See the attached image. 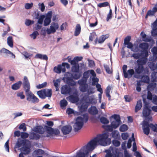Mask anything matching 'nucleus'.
<instances>
[{
    "instance_id": "nucleus-1",
    "label": "nucleus",
    "mask_w": 157,
    "mask_h": 157,
    "mask_svg": "<svg viewBox=\"0 0 157 157\" xmlns=\"http://www.w3.org/2000/svg\"><path fill=\"white\" fill-rule=\"evenodd\" d=\"M98 145L103 146L108 145V134L103 133L97 135L84 146L83 148L85 149L89 152Z\"/></svg>"
},
{
    "instance_id": "nucleus-2",
    "label": "nucleus",
    "mask_w": 157,
    "mask_h": 157,
    "mask_svg": "<svg viewBox=\"0 0 157 157\" xmlns=\"http://www.w3.org/2000/svg\"><path fill=\"white\" fill-rule=\"evenodd\" d=\"M46 124L47 125H44V127L46 132L52 136V134L58 135L60 133V131L58 129H54L52 127L54 125L52 121H47Z\"/></svg>"
},
{
    "instance_id": "nucleus-3",
    "label": "nucleus",
    "mask_w": 157,
    "mask_h": 157,
    "mask_svg": "<svg viewBox=\"0 0 157 157\" xmlns=\"http://www.w3.org/2000/svg\"><path fill=\"white\" fill-rule=\"evenodd\" d=\"M61 94H68L69 95L73 94L77 95L78 92L77 90L74 88H71L70 86L65 84L62 86L61 89Z\"/></svg>"
},
{
    "instance_id": "nucleus-4",
    "label": "nucleus",
    "mask_w": 157,
    "mask_h": 157,
    "mask_svg": "<svg viewBox=\"0 0 157 157\" xmlns=\"http://www.w3.org/2000/svg\"><path fill=\"white\" fill-rule=\"evenodd\" d=\"M65 77H63V80L67 84V85L71 86L76 85V82L73 80L72 77L70 74H67V72L64 74Z\"/></svg>"
},
{
    "instance_id": "nucleus-5",
    "label": "nucleus",
    "mask_w": 157,
    "mask_h": 157,
    "mask_svg": "<svg viewBox=\"0 0 157 157\" xmlns=\"http://www.w3.org/2000/svg\"><path fill=\"white\" fill-rule=\"evenodd\" d=\"M83 125V123H82V118L81 117H77L76 119L75 122L73 125L74 131L77 132L80 130Z\"/></svg>"
},
{
    "instance_id": "nucleus-6",
    "label": "nucleus",
    "mask_w": 157,
    "mask_h": 157,
    "mask_svg": "<svg viewBox=\"0 0 157 157\" xmlns=\"http://www.w3.org/2000/svg\"><path fill=\"white\" fill-rule=\"evenodd\" d=\"M119 152L116 147H110L109 148V157H119Z\"/></svg>"
},
{
    "instance_id": "nucleus-7",
    "label": "nucleus",
    "mask_w": 157,
    "mask_h": 157,
    "mask_svg": "<svg viewBox=\"0 0 157 157\" xmlns=\"http://www.w3.org/2000/svg\"><path fill=\"white\" fill-rule=\"evenodd\" d=\"M89 152L85 149L83 148V147L76 153V157H87Z\"/></svg>"
},
{
    "instance_id": "nucleus-8",
    "label": "nucleus",
    "mask_w": 157,
    "mask_h": 157,
    "mask_svg": "<svg viewBox=\"0 0 157 157\" xmlns=\"http://www.w3.org/2000/svg\"><path fill=\"white\" fill-rule=\"evenodd\" d=\"M58 28L59 25L58 23H52L50 26V29L48 28V34L50 35L51 33H54Z\"/></svg>"
},
{
    "instance_id": "nucleus-9",
    "label": "nucleus",
    "mask_w": 157,
    "mask_h": 157,
    "mask_svg": "<svg viewBox=\"0 0 157 157\" xmlns=\"http://www.w3.org/2000/svg\"><path fill=\"white\" fill-rule=\"evenodd\" d=\"M150 125L148 122L143 121L142 124V128L144 134L147 135H148L150 131Z\"/></svg>"
},
{
    "instance_id": "nucleus-10",
    "label": "nucleus",
    "mask_w": 157,
    "mask_h": 157,
    "mask_svg": "<svg viewBox=\"0 0 157 157\" xmlns=\"http://www.w3.org/2000/svg\"><path fill=\"white\" fill-rule=\"evenodd\" d=\"M72 128L70 125H66L63 126L61 131L64 135H66L69 134L72 131Z\"/></svg>"
},
{
    "instance_id": "nucleus-11",
    "label": "nucleus",
    "mask_w": 157,
    "mask_h": 157,
    "mask_svg": "<svg viewBox=\"0 0 157 157\" xmlns=\"http://www.w3.org/2000/svg\"><path fill=\"white\" fill-rule=\"evenodd\" d=\"M121 122L113 121L111 123V125H109V132L113 131V128H117L121 124Z\"/></svg>"
},
{
    "instance_id": "nucleus-12",
    "label": "nucleus",
    "mask_w": 157,
    "mask_h": 157,
    "mask_svg": "<svg viewBox=\"0 0 157 157\" xmlns=\"http://www.w3.org/2000/svg\"><path fill=\"white\" fill-rule=\"evenodd\" d=\"M23 86L24 90L30 89V85L27 77L25 76L23 81Z\"/></svg>"
},
{
    "instance_id": "nucleus-13",
    "label": "nucleus",
    "mask_w": 157,
    "mask_h": 157,
    "mask_svg": "<svg viewBox=\"0 0 157 157\" xmlns=\"http://www.w3.org/2000/svg\"><path fill=\"white\" fill-rule=\"evenodd\" d=\"M88 103L86 102H83L81 106H78L79 111L80 113H82L87 110L89 106L88 104H87Z\"/></svg>"
},
{
    "instance_id": "nucleus-14",
    "label": "nucleus",
    "mask_w": 157,
    "mask_h": 157,
    "mask_svg": "<svg viewBox=\"0 0 157 157\" xmlns=\"http://www.w3.org/2000/svg\"><path fill=\"white\" fill-rule=\"evenodd\" d=\"M41 137L40 135L34 132L29 133V138L30 140H39Z\"/></svg>"
},
{
    "instance_id": "nucleus-15",
    "label": "nucleus",
    "mask_w": 157,
    "mask_h": 157,
    "mask_svg": "<svg viewBox=\"0 0 157 157\" xmlns=\"http://www.w3.org/2000/svg\"><path fill=\"white\" fill-rule=\"evenodd\" d=\"M44 128L41 125H38L35 127L33 131L38 133L43 134L44 132Z\"/></svg>"
},
{
    "instance_id": "nucleus-16",
    "label": "nucleus",
    "mask_w": 157,
    "mask_h": 157,
    "mask_svg": "<svg viewBox=\"0 0 157 157\" xmlns=\"http://www.w3.org/2000/svg\"><path fill=\"white\" fill-rule=\"evenodd\" d=\"M24 90L25 91V95L27 97V100L30 101H31V99H32L33 95L34 94L30 90V89H27Z\"/></svg>"
},
{
    "instance_id": "nucleus-17",
    "label": "nucleus",
    "mask_w": 157,
    "mask_h": 157,
    "mask_svg": "<svg viewBox=\"0 0 157 157\" xmlns=\"http://www.w3.org/2000/svg\"><path fill=\"white\" fill-rule=\"evenodd\" d=\"M23 146H24L25 148H26L28 151H30V147L31 146V142L28 139H23Z\"/></svg>"
},
{
    "instance_id": "nucleus-18",
    "label": "nucleus",
    "mask_w": 157,
    "mask_h": 157,
    "mask_svg": "<svg viewBox=\"0 0 157 157\" xmlns=\"http://www.w3.org/2000/svg\"><path fill=\"white\" fill-rule=\"evenodd\" d=\"M75 74L71 73L70 72H67V74H70L73 77V79L77 80L80 78L82 75V72L80 71L78 73H75Z\"/></svg>"
},
{
    "instance_id": "nucleus-19",
    "label": "nucleus",
    "mask_w": 157,
    "mask_h": 157,
    "mask_svg": "<svg viewBox=\"0 0 157 157\" xmlns=\"http://www.w3.org/2000/svg\"><path fill=\"white\" fill-rule=\"evenodd\" d=\"M88 111L89 113L93 115L97 114L98 113V110L95 106H91L88 109Z\"/></svg>"
},
{
    "instance_id": "nucleus-20",
    "label": "nucleus",
    "mask_w": 157,
    "mask_h": 157,
    "mask_svg": "<svg viewBox=\"0 0 157 157\" xmlns=\"http://www.w3.org/2000/svg\"><path fill=\"white\" fill-rule=\"evenodd\" d=\"M22 84V82L19 81L13 84L11 86V88L14 90H16L19 89Z\"/></svg>"
},
{
    "instance_id": "nucleus-21",
    "label": "nucleus",
    "mask_w": 157,
    "mask_h": 157,
    "mask_svg": "<svg viewBox=\"0 0 157 157\" xmlns=\"http://www.w3.org/2000/svg\"><path fill=\"white\" fill-rule=\"evenodd\" d=\"M141 36H142L143 40L146 42H149L151 41L152 38L150 36L146 37V35L142 32L140 33Z\"/></svg>"
},
{
    "instance_id": "nucleus-22",
    "label": "nucleus",
    "mask_w": 157,
    "mask_h": 157,
    "mask_svg": "<svg viewBox=\"0 0 157 157\" xmlns=\"http://www.w3.org/2000/svg\"><path fill=\"white\" fill-rule=\"evenodd\" d=\"M135 70L136 73L140 74L143 72L144 68L143 66L137 64V66L135 67Z\"/></svg>"
},
{
    "instance_id": "nucleus-23",
    "label": "nucleus",
    "mask_w": 157,
    "mask_h": 157,
    "mask_svg": "<svg viewBox=\"0 0 157 157\" xmlns=\"http://www.w3.org/2000/svg\"><path fill=\"white\" fill-rule=\"evenodd\" d=\"M45 98L46 97L50 98L52 95V90L51 89H44Z\"/></svg>"
},
{
    "instance_id": "nucleus-24",
    "label": "nucleus",
    "mask_w": 157,
    "mask_h": 157,
    "mask_svg": "<svg viewBox=\"0 0 157 157\" xmlns=\"http://www.w3.org/2000/svg\"><path fill=\"white\" fill-rule=\"evenodd\" d=\"M35 58L39 59H40L47 60L48 59V57L46 54H42L40 53H37L35 56Z\"/></svg>"
},
{
    "instance_id": "nucleus-25",
    "label": "nucleus",
    "mask_w": 157,
    "mask_h": 157,
    "mask_svg": "<svg viewBox=\"0 0 157 157\" xmlns=\"http://www.w3.org/2000/svg\"><path fill=\"white\" fill-rule=\"evenodd\" d=\"M2 53H5L6 54H10L13 58H15V56L13 53L5 48H2L0 50V54Z\"/></svg>"
},
{
    "instance_id": "nucleus-26",
    "label": "nucleus",
    "mask_w": 157,
    "mask_h": 157,
    "mask_svg": "<svg viewBox=\"0 0 157 157\" xmlns=\"http://www.w3.org/2000/svg\"><path fill=\"white\" fill-rule=\"evenodd\" d=\"M151 112V110L148 107H144L143 111V114L144 117H146L149 116Z\"/></svg>"
},
{
    "instance_id": "nucleus-27",
    "label": "nucleus",
    "mask_w": 157,
    "mask_h": 157,
    "mask_svg": "<svg viewBox=\"0 0 157 157\" xmlns=\"http://www.w3.org/2000/svg\"><path fill=\"white\" fill-rule=\"evenodd\" d=\"M71 71L74 73H78L80 71V66L78 64L73 65L71 69Z\"/></svg>"
},
{
    "instance_id": "nucleus-28",
    "label": "nucleus",
    "mask_w": 157,
    "mask_h": 157,
    "mask_svg": "<svg viewBox=\"0 0 157 157\" xmlns=\"http://www.w3.org/2000/svg\"><path fill=\"white\" fill-rule=\"evenodd\" d=\"M157 85L156 83L151 82L147 86L148 91H153Z\"/></svg>"
},
{
    "instance_id": "nucleus-29",
    "label": "nucleus",
    "mask_w": 157,
    "mask_h": 157,
    "mask_svg": "<svg viewBox=\"0 0 157 157\" xmlns=\"http://www.w3.org/2000/svg\"><path fill=\"white\" fill-rule=\"evenodd\" d=\"M142 107V101L141 100H140L137 102L136 104L135 108V112L137 113L141 109Z\"/></svg>"
},
{
    "instance_id": "nucleus-30",
    "label": "nucleus",
    "mask_w": 157,
    "mask_h": 157,
    "mask_svg": "<svg viewBox=\"0 0 157 157\" xmlns=\"http://www.w3.org/2000/svg\"><path fill=\"white\" fill-rule=\"evenodd\" d=\"M68 102L65 98L63 99L60 101V105L63 109H65L67 105Z\"/></svg>"
},
{
    "instance_id": "nucleus-31",
    "label": "nucleus",
    "mask_w": 157,
    "mask_h": 157,
    "mask_svg": "<svg viewBox=\"0 0 157 157\" xmlns=\"http://www.w3.org/2000/svg\"><path fill=\"white\" fill-rule=\"evenodd\" d=\"M81 28L79 24H78L76 25L75 31L74 33V35L75 36H78L81 32Z\"/></svg>"
},
{
    "instance_id": "nucleus-32",
    "label": "nucleus",
    "mask_w": 157,
    "mask_h": 157,
    "mask_svg": "<svg viewBox=\"0 0 157 157\" xmlns=\"http://www.w3.org/2000/svg\"><path fill=\"white\" fill-rule=\"evenodd\" d=\"M88 85L87 83L79 86V88L82 92H86L88 90Z\"/></svg>"
},
{
    "instance_id": "nucleus-33",
    "label": "nucleus",
    "mask_w": 157,
    "mask_h": 157,
    "mask_svg": "<svg viewBox=\"0 0 157 157\" xmlns=\"http://www.w3.org/2000/svg\"><path fill=\"white\" fill-rule=\"evenodd\" d=\"M44 89L38 91L37 92L36 94L39 97L42 99H45L44 96Z\"/></svg>"
},
{
    "instance_id": "nucleus-34",
    "label": "nucleus",
    "mask_w": 157,
    "mask_h": 157,
    "mask_svg": "<svg viewBox=\"0 0 157 157\" xmlns=\"http://www.w3.org/2000/svg\"><path fill=\"white\" fill-rule=\"evenodd\" d=\"M147 61V58H143V59H140L137 61L138 64L143 66L146 64Z\"/></svg>"
},
{
    "instance_id": "nucleus-35",
    "label": "nucleus",
    "mask_w": 157,
    "mask_h": 157,
    "mask_svg": "<svg viewBox=\"0 0 157 157\" xmlns=\"http://www.w3.org/2000/svg\"><path fill=\"white\" fill-rule=\"evenodd\" d=\"M23 139H21L20 138H18L17 141L16 143V144L14 147L15 148H19L23 146Z\"/></svg>"
},
{
    "instance_id": "nucleus-36",
    "label": "nucleus",
    "mask_w": 157,
    "mask_h": 157,
    "mask_svg": "<svg viewBox=\"0 0 157 157\" xmlns=\"http://www.w3.org/2000/svg\"><path fill=\"white\" fill-rule=\"evenodd\" d=\"M83 117L79 116L78 117H81L82 119V123H86L88 121L89 119L88 114L87 113H85L83 114Z\"/></svg>"
},
{
    "instance_id": "nucleus-37",
    "label": "nucleus",
    "mask_w": 157,
    "mask_h": 157,
    "mask_svg": "<svg viewBox=\"0 0 157 157\" xmlns=\"http://www.w3.org/2000/svg\"><path fill=\"white\" fill-rule=\"evenodd\" d=\"M139 47L143 50H147L148 48L149 45L147 43H142L139 44Z\"/></svg>"
},
{
    "instance_id": "nucleus-38",
    "label": "nucleus",
    "mask_w": 157,
    "mask_h": 157,
    "mask_svg": "<svg viewBox=\"0 0 157 157\" xmlns=\"http://www.w3.org/2000/svg\"><path fill=\"white\" fill-rule=\"evenodd\" d=\"M7 43L8 45L11 48L13 47V37L12 36H9L7 39Z\"/></svg>"
},
{
    "instance_id": "nucleus-39",
    "label": "nucleus",
    "mask_w": 157,
    "mask_h": 157,
    "mask_svg": "<svg viewBox=\"0 0 157 157\" xmlns=\"http://www.w3.org/2000/svg\"><path fill=\"white\" fill-rule=\"evenodd\" d=\"M45 17V15L44 14H41L40 15V16L37 19L38 21L37 24H39L42 25L43 24V22Z\"/></svg>"
},
{
    "instance_id": "nucleus-40",
    "label": "nucleus",
    "mask_w": 157,
    "mask_h": 157,
    "mask_svg": "<svg viewBox=\"0 0 157 157\" xmlns=\"http://www.w3.org/2000/svg\"><path fill=\"white\" fill-rule=\"evenodd\" d=\"M112 136L113 138L116 139H118L120 136L119 132L116 130L112 132Z\"/></svg>"
},
{
    "instance_id": "nucleus-41",
    "label": "nucleus",
    "mask_w": 157,
    "mask_h": 157,
    "mask_svg": "<svg viewBox=\"0 0 157 157\" xmlns=\"http://www.w3.org/2000/svg\"><path fill=\"white\" fill-rule=\"evenodd\" d=\"M148 65L149 67L152 71H154L156 69V65L153 62H150L148 63Z\"/></svg>"
},
{
    "instance_id": "nucleus-42",
    "label": "nucleus",
    "mask_w": 157,
    "mask_h": 157,
    "mask_svg": "<svg viewBox=\"0 0 157 157\" xmlns=\"http://www.w3.org/2000/svg\"><path fill=\"white\" fill-rule=\"evenodd\" d=\"M108 38L107 35H103L101 36L98 39V43L99 44H101L103 43L105 40Z\"/></svg>"
},
{
    "instance_id": "nucleus-43",
    "label": "nucleus",
    "mask_w": 157,
    "mask_h": 157,
    "mask_svg": "<svg viewBox=\"0 0 157 157\" xmlns=\"http://www.w3.org/2000/svg\"><path fill=\"white\" fill-rule=\"evenodd\" d=\"M142 81L145 83H148L150 81V79L148 76L147 75L143 76L141 78Z\"/></svg>"
},
{
    "instance_id": "nucleus-44",
    "label": "nucleus",
    "mask_w": 157,
    "mask_h": 157,
    "mask_svg": "<svg viewBox=\"0 0 157 157\" xmlns=\"http://www.w3.org/2000/svg\"><path fill=\"white\" fill-rule=\"evenodd\" d=\"M127 68V66L126 65H124L122 67V70L124 74V76L125 78H127L128 77V74L126 72V70Z\"/></svg>"
},
{
    "instance_id": "nucleus-45",
    "label": "nucleus",
    "mask_w": 157,
    "mask_h": 157,
    "mask_svg": "<svg viewBox=\"0 0 157 157\" xmlns=\"http://www.w3.org/2000/svg\"><path fill=\"white\" fill-rule=\"evenodd\" d=\"M128 128V126L126 124H123L120 127L119 130L121 132H124L127 131Z\"/></svg>"
},
{
    "instance_id": "nucleus-46",
    "label": "nucleus",
    "mask_w": 157,
    "mask_h": 157,
    "mask_svg": "<svg viewBox=\"0 0 157 157\" xmlns=\"http://www.w3.org/2000/svg\"><path fill=\"white\" fill-rule=\"evenodd\" d=\"M140 54L143 58H147L148 56V52L147 50L142 51Z\"/></svg>"
},
{
    "instance_id": "nucleus-47",
    "label": "nucleus",
    "mask_w": 157,
    "mask_h": 157,
    "mask_svg": "<svg viewBox=\"0 0 157 157\" xmlns=\"http://www.w3.org/2000/svg\"><path fill=\"white\" fill-rule=\"evenodd\" d=\"M51 22V19L45 17L44 21V25L47 26Z\"/></svg>"
},
{
    "instance_id": "nucleus-48",
    "label": "nucleus",
    "mask_w": 157,
    "mask_h": 157,
    "mask_svg": "<svg viewBox=\"0 0 157 157\" xmlns=\"http://www.w3.org/2000/svg\"><path fill=\"white\" fill-rule=\"evenodd\" d=\"M89 72V70H87L84 72L83 74V76L82 78L87 80V79L90 76Z\"/></svg>"
},
{
    "instance_id": "nucleus-49",
    "label": "nucleus",
    "mask_w": 157,
    "mask_h": 157,
    "mask_svg": "<svg viewBox=\"0 0 157 157\" xmlns=\"http://www.w3.org/2000/svg\"><path fill=\"white\" fill-rule=\"evenodd\" d=\"M87 81V80L82 78L81 79L78 81V83L80 86L86 84Z\"/></svg>"
},
{
    "instance_id": "nucleus-50",
    "label": "nucleus",
    "mask_w": 157,
    "mask_h": 157,
    "mask_svg": "<svg viewBox=\"0 0 157 157\" xmlns=\"http://www.w3.org/2000/svg\"><path fill=\"white\" fill-rule=\"evenodd\" d=\"M111 117L114 119V121L120 122H121L120 116L118 115L114 114L111 116Z\"/></svg>"
},
{
    "instance_id": "nucleus-51",
    "label": "nucleus",
    "mask_w": 157,
    "mask_h": 157,
    "mask_svg": "<svg viewBox=\"0 0 157 157\" xmlns=\"http://www.w3.org/2000/svg\"><path fill=\"white\" fill-rule=\"evenodd\" d=\"M156 74L157 72H153L151 74V80L153 82H155L156 81Z\"/></svg>"
},
{
    "instance_id": "nucleus-52",
    "label": "nucleus",
    "mask_w": 157,
    "mask_h": 157,
    "mask_svg": "<svg viewBox=\"0 0 157 157\" xmlns=\"http://www.w3.org/2000/svg\"><path fill=\"white\" fill-rule=\"evenodd\" d=\"M29 134L27 132H21V138L23 139H25L28 138L29 137Z\"/></svg>"
},
{
    "instance_id": "nucleus-53",
    "label": "nucleus",
    "mask_w": 157,
    "mask_h": 157,
    "mask_svg": "<svg viewBox=\"0 0 157 157\" xmlns=\"http://www.w3.org/2000/svg\"><path fill=\"white\" fill-rule=\"evenodd\" d=\"M18 150H20L21 151H23L24 154L25 155H28L30 152V151H28L26 148H25L23 146L20 148H18Z\"/></svg>"
},
{
    "instance_id": "nucleus-54",
    "label": "nucleus",
    "mask_w": 157,
    "mask_h": 157,
    "mask_svg": "<svg viewBox=\"0 0 157 157\" xmlns=\"http://www.w3.org/2000/svg\"><path fill=\"white\" fill-rule=\"evenodd\" d=\"M87 102L88 103L87 104H88V105L89 106L90 104L92 105L95 104L97 103V101L94 98H90L88 102Z\"/></svg>"
},
{
    "instance_id": "nucleus-55",
    "label": "nucleus",
    "mask_w": 157,
    "mask_h": 157,
    "mask_svg": "<svg viewBox=\"0 0 157 157\" xmlns=\"http://www.w3.org/2000/svg\"><path fill=\"white\" fill-rule=\"evenodd\" d=\"M18 128L20 130L22 129L24 132L26 131L27 130L26 125L25 123L21 124L19 126Z\"/></svg>"
},
{
    "instance_id": "nucleus-56",
    "label": "nucleus",
    "mask_w": 157,
    "mask_h": 157,
    "mask_svg": "<svg viewBox=\"0 0 157 157\" xmlns=\"http://www.w3.org/2000/svg\"><path fill=\"white\" fill-rule=\"evenodd\" d=\"M39 35L38 32L37 31H34L32 34L30 35V36L34 40L36 38V36Z\"/></svg>"
},
{
    "instance_id": "nucleus-57",
    "label": "nucleus",
    "mask_w": 157,
    "mask_h": 157,
    "mask_svg": "<svg viewBox=\"0 0 157 157\" xmlns=\"http://www.w3.org/2000/svg\"><path fill=\"white\" fill-rule=\"evenodd\" d=\"M92 86H94L97 84L98 83V82L99 81V79L97 77H93L92 78Z\"/></svg>"
},
{
    "instance_id": "nucleus-58",
    "label": "nucleus",
    "mask_w": 157,
    "mask_h": 157,
    "mask_svg": "<svg viewBox=\"0 0 157 157\" xmlns=\"http://www.w3.org/2000/svg\"><path fill=\"white\" fill-rule=\"evenodd\" d=\"M100 122L103 124L108 123V120L104 117H101L100 119Z\"/></svg>"
},
{
    "instance_id": "nucleus-59",
    "label": "nucleus",
    "mask_w": 157,
    "mask_h": 157,
    "mask_svg": "<svg viewBox=\"0 0 157 157\" xmlns=\"http://www.w3.org/2000/svg\"><path fill=\"white\" fill-rule=\"evenodd\" d=\"M150 127L154 132H157V124L154 125L152 124H150Z\"/></svg>"
},
{
    "instance_id": "nucleus-60",
    "label": "nucleus",
    "mask_w": 157,
    "mask_h": 157,
    "mask_svg": "<svg viewBox=\"0 0 157 157\" xmlns=\"http://www.w3.org/2000/svg\"><path fill=\"white\" fill-rule=\"evenodd\" d=\"M48 28L46 29V28L44 27L42 28L40 31V34L45 36L46 35V33L48 34Z\"/></svg>"
},
{
    "instance_id": "nucleus-61",
    "label": "nucleus",
    "mask_w": 157,
    "mask_h": 157,
    "mask_svg": "<svg viewBox=\"0 0 157 157\" xmlns=\"http://www.w3.org/2000/svg\"><path fill=\"white\" fill-rule=\"evenodd\" d=\"M39 8L41 12H44V11L45 6L43 3H39L38 4Z\"/></svg>"
},
{
    "instance_id": "nucleus-62",
    "label": "nucleus",
    "mask_w": 157,
    "mask_h": 157,
    "mask_svg": "<svg viewBox=\"0 0 157 157\" xmlns=\"http://www.w3.org/2000/svg\"><path fill=\"white\" fill-rule=\"evenodd\" d=\"M47 83L46 82H44L42 84H39L37 85L36 87L38 89H41L46 87L47 85Z\"/></svg>"
},
{
    "instance_id": "nucleus-63",
    "label": "nucleus",
    "mask_w": 157,
    "mask_h": 157,
    "mask_svg": "<svg viewBox=\"0 0 157 157\" xmlns=\"http://www.w3.org/2000/svg\"><path fill=\"white\" fill-rule=\"evenodd\" d=\"M34 21L33 20H31L30 19H27L25 22V24L26 26H30L34 23Z\"/></svg>"
},
{
    "instance_id": "nucleus-64",
    "label": "nucleus",
    "mask_w": 157,
    "mask_h": 157,
    "mask_svg": "<svg viewBox=\"0 0 157 157\" xmlns=\"http://www.w3.org/2000/svg\"><path fill=\"white\" fill-rule=\"evenodd\" d=\"M127 73L128 74V78L131 77L134 74V71L133 69H130L127 71Z\"/></svg>"
}]
</instances>
